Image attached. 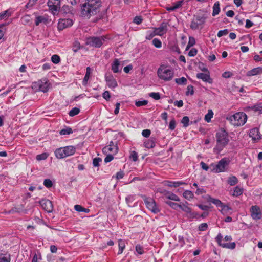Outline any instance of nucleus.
Listing matches in <instances>:
<instances>
[{
	"instance_id": "obj_27",
	"label": "nucleus",
	"mask_w": 262,
	"mask_h": 262,
	"mask_svg": "<svg viewBox=\"0 0 262 262\" xmlns=\"http://www.w3.org/2000/svg\"><path fill=\"white\" fill-rule=\"evenodd\" d=\"M48 19L46 16H38L36 17L35 19V24L36 26H38L39 24L43 23L46 24L48 23Z\"/></svg>"
},
{
	"instance_id": "obj_61",
	"label": "nucleus",
	"mask_w": 262,
	"mask_h": 262,
	"mask_svg": "<svg viewBox=\"0 0 262 262\" xmlns=\"http://www.w3.org/2000/svg\"><path fill=\"white\" fill-rule=\"evenodd\" d=\"M176 121L174 119H172L169 122V129L171 130H173L176 127Z\"/></svg>"
},
{
	"instance_id": "obj_48",
	"label": "nucleus",
	"mask_w": 262,
	"mask_h": 262,
	"mask_svg": "<svg viewBox=\"0 0 262 262\" xmlns=\"http://www.w3.org/2000/svg\"><path fill=\"white\" fill-rule=\"evenodd\" d=\"M51 60L54 63L57 64L60 61V58L58 55L55 54L52 56Z\"/></svg>"
},
{
	"instance_id": "obj_28",
	"label": "nucleus",
	"mask_w": 262,
	"mask_h": 262,
	"mask_svg": "<svg viewBox=\"0 0 262 262\" xmlns=\"http://www.w3.org/2000/svg\"><path fill=\"white\" fill-rule=\"evenodd\" d=\"M42 260V255L40 252H34L32 255V259L31 262H41Z\"/></svg>"
},
{
	"instance_id": "obj_20",
	"label": "nucleus",
	"mask_w": 262,
	"mask_h": 262,
	"mask_svg": "<svg viewBox=\"0 0 262 262\" xmlns=\"http://www.w3.org/2000/svg\"><path fill=\"white\" fill-rule=\"evenodd\" d=\"M262 74V67H259L252 69V70L248 71L246 73V76L248 77H251Z\"/></svg>"
},
{
	"instance_id": "obj_33",
	"label": "nucleus",
	"mask_w": 262,
	"mask_h": 262,
	"mask_svg": "<svg viewBox=\"0 0 262 262\" xmlns=\"http://www.w3.org/2000/svg\"><path fill=\"white\" fill-rule=\"evenodd\" d=\"M244 189L243 188L237 186L234 188V191L232 195L234 196H238L242 195L243 193Z\"/></svg>"
},
{
	"instance_id": "obj_25",
	"label": "nucleus",
	"mask_w": 262,
	"mask_h": 262,
	"mask_svg": "<svg viewBox=\"0 0 262 262\" xmlns=\"http://www.w3.org/2000/svg\"><path fill=\"white\" fill-rule=\"evenodd\" d=\"M120 61L118 59L115 58L111 64V69L115 73L119 72Z\"/></svg>"
},
{
	"instance_id": "obj_4",
	"label": "nucleus",
	"mask_w": 262,
	"mask_h": 262,
	"mask_svg": "<svg viewBox=\"0 0 262 262\" xmlns=\"http://www.w3.org/2000/svg\"><path fill=\"white\" fill-rule=\"evenodd\" d=\"M157 75L160 79L164 81H169L173 76V71L167 66L161 65L158 69Z\"/></svg>"
},
{
	"instance_id": "obj_18",
	"label": "nucleus",
	"mask_w": 262,
	"mask_h": 262,
	"mask_svg": "<svg viewBox=\"0 0 262 262\" xmlns=\"http://www.w3.org/2000/svg\"><path fill=\"white\" fill-rule=\"evenodd\" d=\"M105 80L108 87L111 88H115L117 86V83L116 79L111 74L105 75Z\"/></svg>"
},
{
	"instance_id": "obj_60",
	"label": "nucleus",
	"mask_w": 262,
	"mask_h": 262,
	"mask_svg": "<svg viewBox=\"0 0 262 262\" xmlns=\"http://www.w3.org/2000/svg\"><path fill=\"white\" fill-rule=\"evenodd\" d=\"M102 161V160L100 158H95L93 159V164L95 167H97L99 166V163Z\"/></svg>"
},
{
	"instance_id": "obj_56",
	"label": "nucleus",
	"mask_w": 262,
	"mask_h": 262,
	"mask_svg": "<svg viewBox=\"0 0 262 262\" xmlns=\"http://www.w3.org/2000/svg\"><path fill=\"white\" fill-rule=\"evenodd\" d=\"M135 199V195L131 194L126 197V201L128 204L132 203Z\"/></svg>"
},
{
	"instance_id": "obj_3",
	"label": "nucleus",
	"mask_w": 262,
	"mask_h": 262,
	"mask_svg": "<svg viewBox=\"0 0 262 262\" xmlns=\"http://www.w3.org/2000/svg\"><path fill=\"white\" fill-rule=\"evenodd\" d=\"M76 151V148L73 146H67L60 147L55 150V155L58 159H63L73 155Z\"/></svg>"
},
{
	"instance_id": "obj_44",
	"label": "nucleus",
	"mask_w": 262,
	"mask_h": 262,
	"mask_svg": "<svg viewBox=\"0 0 262 262\" xmlns=\"http://www.w3.org/2000/svg\"><path fill=\"white\" fill-rule=\"evenodd\" d=\"M175 81H176V82L178 84H180V85L186 84V82H187V79L185 77H182L180 78H176L175 79Z\"/></svg>"
},
{
	"instance_id": "obj_12",
	"label": "nucleus",
	"mask_w": 262,
	"mask_h": 262,
	"mask_svg": "<svg viewBox=\"0 0 262 262\" xmlns=\"http://www.w3.org/2000/svg\"><path fill=\"white\" fill-rule=\"evenodd\" d=\"M250 213L252 218L254 220H257L261 218V212L258 206H252L250 208Z\"/></svg>"
},
{
	"instance_id": "obj_26",
	"label": "nucleus",
	"mask_w": 262,
	"mask_h": 262,
	"mask_svg": "<svg viewBox=\"0 0 262 262\" xmlns=\"http://www.w3.org/2000/svg\"><path fill=\"white\" fill-rule=\"evenodd\" d=\"M232 210V209L230 207H229L228 205H225L224 204L223 205V206L221 207V209H220V211L222 214L224 215L228 214H231Z\"/></svg>"
},
{
	"instance_id": "obj_64",
	"label": "nucleus",
	"mask_w": 262,
	"mask_h": 262,
	"mask_svg": "<svg viewBox=\"0 0 262 262\" xmlns=\"http://www.w3.org/2000/svg\"><path fill=\"white\" fill-rule=\"evenodd\" d=\"M198 52V50L195 48H192L188 52V55L190 57L195 56Z\"/></svg>"
},
{
	"instance_id": "obj_34",
	"label": "nucleus",
	"mask_w": 262,
	"mask_h": 262,
	"mask_svg": "<svg viewBox=\"0 0 262 262\" xmlns=\"http://www.w3.org/2000/svg\"><path fill=\"white\" fill-rule=\"evenodd\" d=\"M183 195L184 198L188 200H190L194 197L193 193L191 191L188 190H185L183 192Z\"/></svg>"
},
{
	"instance_id": "obj_43",
	"label": "nucleus",
	"mask_w": 262,
	"mask_h": 262,
	"mask_svg": "<svg viewBox=\"0 0 262 262\" xmlns=\"http://www.w3.org/2000/svg\"><path fill=\"white\" fill-rule=\"evenodd\" d=\"M80 112V110L77 107H74L69 113L70 116L73 117L77 114Z\"/></svg>"
},
{
	"instance_id": "obj_9",
	"label": "nucleus",
	"mask_w": 262,
	"mask_h": 262,
	"mask_svg": "<svg viewBox=\"0 0 262 262\" xmlns=\"http://www.w3.org/2000/svg\"><path fill=\"white\" fill-rule=\"evenodd\" d=\"M223 236L219 233L215 237V241L219 246L223 248L230 249H234L235 248L236 244L235 242L225 243L223 242Z\"/></svg>"
},
{
	"instance_id": "obj_52",
	"label": "nucleus",
	"mask_w": 262,
	"mask_h": 262,
	"mask_svg": "<svg viewBox=\"0 0 262 262\" xmlns=\"http://www.w3.org/2000/svg\"><path fill=\"white\" fill-rule=\"evenodd\" d=\"M184 3V1L183 0L178 1L176 3H173V7L174 8V10L178 9L180 8Z\"/></svg>"
},
{
	"instance_id": "obj_53",
	"label": "nucleus",
	"mask_w": 262,
	"mask_h": 262,
	"mask_svg": "<svg viewBox=\"0 0 262 262\" xmlns=\"http://www.w3.org/2000/svg\"><path fill=\"white\" fill-rule=\"evenodd\" d=\"M187 214L188 217L192 219L194 218H198L199 216L198 213H197L195 212H192V209L190 210V212H188Z\"/></svg>"
},
{
	"instance_id": "obj_7",
	"label": "nucleus",
	"mask_w": 262,
	"mask_h": 262,
	"mask_svg": "<svg viewBox=\"0 0 262 262\" xmlns=\"http://www.w3.org/2000/svg\"><path fill=\"white\" fill-rule=\"evenodd\" d=\"M206 16L204 14L195 15L191 23L190 28L192 30L202 28L205 23Z\"/></svg>"
},
{
	"instance_id": "obj_24",
	"label": "nucleus",
	"mask_w": 262,
	"mask_h": 262,
	"mask_svg": "<svg viewBox=\"0 0 262 262\" xmlns=\"http://www.w3.org/2000/svg\"><path fill=\"white\" fill-rule=\"evenodd\" d=\"M206 199L208 202L213 203L217 207L221 208L222 206H223V205L224 204V203H222L220 200L214 199L211 197L210 195H208L206 197Z\"/></svg>"
},
{
	"instance_id": "obj_45",
	"label": "nucleus",
	"mask_w": 262,
	"mask_h": 262,
	"mask_svg": "<svg viewBox=\"0 0 262 262\" xmlns=\"http://www.w3.org/2000/svg\"><path fill=\"white\" fill-rule=\"evenodd\" d=\"M152 45L157 48H160L162 47L161 41L157 38H154L152 40Z\"/></svg>"
},
{
	"instance_id": "obj_32",
	"label": "nucleus",
	"mask_w": 262,
	"mask_h": 262,
	"mask_svg": "<svg viewBox=\"0 0 262 262\" xmlns=\"http://www.w3.org/2000/svg\"><path fill=\"white\" fill-rule=\"evenodd\" d=\"M91 72H92L91 69L89 67H87L86 69V73H85V76L83 80V85H86L87 84V82L90 78Z\"/></svg>"
},
{
	"instance_id": "obj_8",
	"label": "nucleus",
	"mask_w": 262,
	"mask_h": 262,
	"mask_svg": "<svg viewBox=\"0 0 262 262\" xmlns=\"http://www.w3.org/2000/svg\"><path fill=\"white\" fill-rule=\"evenodd\" d=\"M106 38L104 36L91 37L88 39L87 44L96 48H99L103 44Z\"/></svg>"
},
{
	"instance_id": "obj_50",
	"label": "nucleus",
	"mask_w": 262,
	"mask_h": 262,
	"mask_svg": "<svg viewBox=\"0 0 262 262\" xmlns=\"http://www.w3.org/2000/svg\"><path fill=\"white\" fill-rule=\"evenodd\" d=\"M148 103L147 100H142V101H137L135 102V105L137 107H140L142 106H144L147 105Z\"/></svg>"
},
{
	"instance_id": "obj_39",
	"label": "nucleus",
	"mask_w": 262,
	"mask_h": 262,
	"mask_svg": "<svg viewBox=\"0 0 262 262\" xmlns=\"http://www.w3.org/2000/svg\"><path fill=\"white\" fill-rule=\"evenodd\" d=\"M156 35H157L154 30H149L146 32L145 38L147 40H150Z\"/></svg>"
},
{
	"instance_id": "obj_40",
	"label": "nucleus",
	"mask_w": 262,
	"mask_h": 262,
	"mask_svg": "<svg viewBox=\"0 0 262 262\" xmlns=\"http://www.w3.org/2000/svg\"><path fill=\"white\" fill-rule=\"evenodd\" d=\"M165 203L170 206L172 209H177L178 208H180V205L177 203L172 202L170 201H165Z\"/></svg>"
},
{
	"instance_id": "obj_30",
	"label": "nucleus",
	"mask_w": 262,
	"mask_h": 262,
	"mask_svg": "<svg viewBox=\"0 0 262 262\" xmlns=\"http://www.w3.org/2000/svg\"><path fill=\"white\" fill-rule=\"evenodd\" d=\"M12 14L10 9H8L0 13V20L8 19Z\"/></svg>"
},
{
	"instance_id": "obj_47",
	"label": "nucleus",
	"mask_w": 262,
	"mask_h": 262,
	"mask_svg": "<svg viewBox=\"0 0 262 262\" xmlns=\"http://www.w3.org/2000/svg\"><path fill=\"white\" fill-rule=\"evenodd\" d=\"M80 49V43L78 41H75L73 43V46H72V50L74 52H76Z\"/></svg>"
},
{
	"instance_id": "obj_5",
	"label": "nucleus",
	"mask_w": 262,
	"mask_h": 262,
	"mask_svg": "<svg viewBox=\"0 0 262 262\" xmlns=\"http://www.w3.org/2000/svg\"><path fill=\"white\" fill-rule=\"evenodd\" d=\"M231 123L235 126H242L246 122L247 116L244 112H238L230 117Z\"/></svg>"
},
{
	"instance_id": "obj_41",
	"label": "nucleus",
	"mask_w": 262,
	"mask_h": 262,
	"mask_svg": "<svg viewBox=\"0 0 262 262\" xmlns=\"http://www.w3.org/2000/svg\"><path fill=\"white\" fill-rule=\"evenodd\" d=\"M213 113L211 110H209L208 113L205 116V120L207 122H209L211 118L213 117Z\"/></svg>"
},
{
	"instance_id": "obj_55",
	"label": "nucleus",
	"mask_w": 262,
	"mask_h": 262,
	"mask_svg": "<svg viewBox=\"0 0 262 262\" xmlns=\"http://www.w3.org/2000/svg\"><path fill=\"white\" fill-rule=\"evenodd\" d=\"M149 96L154 99L155 100H158L160 99V95L159 93L152 92L149 93Z\"/></svg>"
},
{
	"instance_id": "obj_51",
	"label": "nucleus",
	"mask_w": 262,
	"mask_h": 262,
	"mask_svg": "<svg viewBox=\"0 0 262 262\" xmlns=\"http://www.w3.org/2000/svg\"><path fill=\"white\" fill-rule=\"evenodd\" d=\"M184 127H186L189 125V119L187 116H184L181 121Z\"/></svg>"
},
{
	"instance_id": "obj_62",
	"label": "nucleus",
	"mask_w": 262,
	"mask_h": 262,
	"mask_svg": "<svg viewBox=\"0 0 262 262\" xmlns=\"http://www.w3.org/2000/svg\"><path fill=\"white\" fill-rule=\"evenodd\" d=\"M43 184L47 188L51 187L53 185L52 182L50 179H45Z\"/></svg>"
},
{
	"instance_id": "obj_35",
	"label": "nucleus",
	"mask_w": 262,
	"mask_h": 262,
	"mask_svg": "<svg viewBox=\"0 0 262 262\" xmlns=\"http://www.w3.org/2000/svg\"><path fill=\"white\" fill-rule=\"evenodd\" d=\"M144 145L147 148H152L155 146V142L152 139H148L144 142Z\"/></svg>"
},
{
	"instance_id": "obj_17",
	"label": "nucleus",
	"mask_w": 262,
	"mask_h": 262,
	"mask_svg": "<svg viewBox=\"0 0 262 262\" xmlns=\"http://www.w3.org/2000/svg\"><path fill=\"white\" fill-rule=\"evenodd\" d=\"M42 208L48 212H52L53 210V205L52 202L49 200L43 199L39 202Z\"/></svg>"
},
{
	"instance_id": "obj_42",
	"label": "nucleus",
	"mask_w": 262,
	"mask_h": 262,
	"mask_svg": "<svg viewBox=\"0 0 262 262\" xmlns=\"http://www.w3.org/2000/svg\"><path fill=\"white\" fill-rule=\"evenodd\" d=\"M73 133V130L70 127H66L61 129L59 133L61 135H70Z\"/></svg>"
},
{
	"instance_id": "obj_31",
	"label": "nucleus",
	"mask_w": 262,
	"mask_h": 262,
	"mask_svg": "<svg viewBox=\"0 0 262 262\" xmlns=\"http://www.w3.org/2000/svg\"><path fill=\"white\" fill-rule=\"evenodd\" d=\"M220 4L219 1L216 2L213 6V12L212 15L213 16H215L219 14L220 12Z\"/></svg>"
},
{
	"instance_id": "obj_1",
	"label": "nucleus",
	"mask_w": 262,
	"mask_h": 262,
	"mask_svg": "<svg viewBox=\"0 0 262 262\" xmlns=\"http://www.w3.org/2000/svg\"><path fill=\"white\" fill-rule=\"evenodd\" d=\"M101 6V0H86L81 5V15L83 17L90 18L91 16L95 15L99 12Z\"/></svg>"
},
{
	"instance_id": "obj_54",
	"label": "nucleus",
	"mask_w": 262,
	"mask_h": 262,
	"mask_svg": "<svg viewBox=\"0 0 262 262\" xmlns=\"http://www.w3.org/2000/svg\"><path fill=\"white\" fill-rule=\"evenodd\" d=\"M208 228V225L207 223H202L201 224L199 227L198 229L200 231H206Z\"/></svg>"
},
{
	"instance_id": "obj_36",
	"label": "nucleus",
	"mask_w": 262,
	"mask_h": 262,
	"mask_svg": "<svg viewBox=\"0 0 262 262\" xmlns=\"http://www.w3.org/2000/svg\"><path fill=\"white\" fill-rule=\"evenodd\" d=\"M118 246H119V251L118 252V254H121L122 253L123 250L125 247L124 241L122 239L118 240Z\"/></svg>"
},
{
	"instance_id": "obj_16",
	"label": "nucleus",
	"mask_w": 262,
	"mask_h": 262,
	"mask_svg": "<svg viewBox=\"0 0 262 262\" xmlns=\"http://www.w3.org/2000/svg\"><path fill=\"white\" fill-rule=\"evenodd\" d=\"M249 136L252 138L254 143L257 142L260 139L259 130L258 128H253L250 130Z\"/></svg>"
},
{
	"instance_id": "obj_13",
	"label": "nucleus",
	"mask_w": 262,
	"mask_h": 262,
	"mask_svg": "<svg viewBox=\"0 0 262 262\" xmlns=\"http://www.w3.org/2000/svg\"><path fill=\"white\" fill-rule=\"evenodd\" d=\"M73 24V22L71 19H60L58 24V28L59 30H62L66 28L71 27Z\"/></svg>"
},
{
	"instance_id": "obj_37",
	"label": "nucleus",
	"mask_w": 262,
	"mask_h": 262,
	"mask_svg": "<svg viewBox=\"0 0 262 262\" xmlns=\"http://www.w3.org/2000/svg\"><path fill=\"white\" fill-rule=\"evenodd\" d=\"M238 183L237 178L234 176L230 177L228 179V183L230 186H234L236 185Z\"/></svg>"
},
{
	"instance_id": "obj_6",
	"label": "nucleus",
	"mask_w": 262,
	"mask_h": 262,
	"mask_svg": "<svg viewBox=\"0 0 262 262\" xmlns=\"http://www.w3.org/2000/svg\"><path fill=\"white\" fill-rule=\"evenodd\" d=\"M230 163V160L227 158H224L218 162L217 164L212 163L210 165L212 168L211 171L215 173H220L226 171V167Z\"/></svg>"
},
{
	"instance_id": "obj_49",
	"label": "nucleus",
	"mask_w": 262,
	"mask_h": 262,
	"mask_svg": "<svg viewBox=\"0 0 262 262\" xmlns=\"http://www.w3.org/2000/svg\"><path fill=\"white\" fill-rule=\"evenodd\" d=\"M129 158L132 159L134 162L137 161L138 159V154L135 151H132L130 152Z\"/></svg>"
},
{
	"instance_id": "obj_46",
	"label": "nucleus",
	"mask_w": 262,
	"mask_h": 262,
	"mask_svg": "<svg viewBox=\"0 0 262 262\" xmlns=\"http://www.w3.org/2000/svg\"><path fill=\"white\" fill-rule=\"evenodd\" d=\"M48 155L47 153H42L38 155L36 157V159L38 161L46 160L48 158Z\"/></svg>"
},
{
	"instance_id": "obj_22",
	"label": "nucleus",
	"mask_w": 262,
	"mask_h": 262,
	"mask_svg": "<svg viewBox=\"0 0 262 262\" xmlns=\"http://www.w3.org/2000/svg\"><path fill=\"white\" fill-rule=\"evenodd\" d=\"M164 193L165 198L167 199L177 202L180 201V198L173 193L167 191H164Z\"/></svg>"
},
{
	"instance_id": "obj_15",
	"label": "nucleus",
	"mask_w": 262,
	"mask_h": 262,
	"mask_svg": "<svg viewBox=\"0 0 262 262\" xmlns=\"http://www.w3.org/2000/svg\"><path fill=\"white\" fill-rule=\"evenodd\" d=\"M203 71L207 72V73H200L196 74V77L198 79H202L203 81L212 83L213 82L212 79L211 78L209 72L206 68H204Z\"/></svg>"
},
{
	"instance_id": "obj_11",
	"label": "nucleus",
	"mask_w": 262,
	"mask_h": 262,
	"mask_svg": "<svg viewBox=\"0 0 262 262\" xmlns=\"http://www.w3.org/2000/svg\"><path fill=\"white\" fill-rule=\"evenodd\" d=\"M144 201L146 207L149 210L155 213L159 212V209L157 207L156 202L152 199L146 198L145 196Z\"/></svg>"
},
{
	"instance_id": "obj_10",
	"label": "nucleus",
	"mask_w": 262,
	"mask_h": 262,
	"mask_svg": "<svg viewBox=\"0 0 262 262\" xmlns=\"http://www.w3.org/2000/svg\"><path fill=\"white\" fill-rule=\"evenodd\" d=\"M48 6L50 11L55 15L59 11L60 8V0H48Z\"/></svg>"
},
{
	"instance_id": "obj_19",
	"label": "nucleus",
	"mask_w": 262,
	"mask_h": 262,
	"mask_svg": "<svg viewBox=\"0 0 262 262\" xmlns=\"http://www.w3.org/2000/svg\"><path fill=\"white\" fill-rule=\"evenodd\" d=\"M103 151L106 154H116L117 152V146L113 142H111L109 145L103 148Z\"/></svg>"
},
{
	"instance_id": "obj_29",
	"label": "nucleus",
	"mask_w": 262,
	"mask_h": 262,
	"mask_svg": "<svg viewBox=\"0 0 262 262\" xmlns=\"http://www.w3.org/2000/svg\"><path fill=\"white\" fill-rule=\"evenodd\" d=\"M10 261L11 256L10 254L0 252V262H10Z\"/></svg>"
},
{
	"instance_id": "obj_2",
	"label": "nucleus",
	"mask_w": 262,
	"mask_h": 262,
	"mask_svg": "<svg viewBox=\"0 0 262 262\" xmlns=\"http://www.w3.org/2000/svg\"><path fill=\"white\" fill-rule=\"evenodd\" d=\"M216 145L213 148V152L219 154L226 146L229 142L228 133L222 128L216 134Z\"/></svg>"
},
{
	"instance_id": "obj_14",
	"label": "nucleus",
	"mask_w": 262,
	"mask_h": 262,
	"mask_svg": "<svg viewBox=\"0 0 262 262\" xmlns=\"http://www.w3.org/2000/svg\"><path fill=\"white\" fill-rule=\"evenodd\" d=\"M168 24L166 22H162L160 27L154 28V31L157 35L162 36L165 34L168 30Z\"/></svg>"
},
{
	"instance_id": "obj_58",
	"label": "nucleus",
	"mask_w": 262,
	"mask_h": 262,
	"mask_svg": "<svg viewBox=\"0 0 262 262\" xmlns=\"http://www.w3.org/2000/svg\"><path fill=\"white\" fill-rule=\"evenodd\" d=\"M193 94H194L193 86L191 85H188L187 86L186 94L187 95H188L189 94H190L191 95H193Z\"/></svg>"
},
{
	"instance_id": "obj_23",
	"label": "nucleus",
	"mask_w": 262,
	"mask_h": 262,
	"mask_svg": "<svg viewBox=\"0 0 262 262\" xmlns=\"http://www.w3.org/2000/svg\"><path fill=\"white\" fill-rule=\"evenodd\" d=\"M38 85L39 86V91L44 93L47 92L49 90V84L45 80L39 81Z\"/></svg>"
},
{
	"instance_id": "obj_57",
	"label": "nucleus",
	"mask_w": 262,
	"mask_h": 262,
	"mask_svg": "<svg viewBox=\"0 0 262 262\" xmlns=\"http://www.w3.org/2000/svg\"><path fill=\"white\" fill-rule=\"evenodd\" d=\"M229 33V31L228 29H226L223 30H220L218 32L217 36L219 37H221L223 36L226 35L228 34Z\"/></svg>"
},
{
	"instance_id": "obj_59",
	"label": "nucleus",
	"mask_w": 262,
	"mask_h": 262,
	"mask_svg": "<svg viewBox=\"0 0 262 262\" xmlns=\"http://www.w3.org/2000/svg\"><path fill=\"white\" fill-rule=\"evenodd\" d=\"M253 109L255 112L262 114V103L255 105L253 107Z\"/></svg>"
},
{
	"instance_id": "obj_38",
	"label": "nucleus",
	"mask_w": 262,
	"mask_h": 262,
	"mask_svg": "<svg viewBox=\"0 0 262 262\" xmlns=\"http://www.w3.org/2000/svg\"><path fill=\"white\" fill-rule=\"evenodd\" d=\"M188 202H186L185 204H181L180 205V208L181 209H182L184 212L188 213V212H190V210L191 209V208L189 207L187 204H188Z\"/></svg>"
},
{
	"instance_id": "obj_21",
	"label": "nucleus",
	"mask_w": 262,
	"mask_h": 262,
	"mask_svg": "<svg viewBox=\"0 0 262 262\" xmlns=\"http://www.w3.org/2000/svg\"><path fill=\"white\" fill-rule=\"evenodd\" d=\"M165 185L170 187H178L182 185H187V183L183 181H167L164 182Z\"/></svg>"
},
{
	"instance_id": "obj_63",
	"label": "nucleus",
	"mask_w": 262,
	"mask_h": 262,
	"mask_svg": "<svg viewBox=\"0 0 262 262\" xmlns=\"http://www.w3.org/2000/svg\"><path fill=\"white\" fill-rule=\"evenodd\" d=\"M143 19L141 16H136L133 20V22L137 25H140Z\"/></svg>"
}]
</instances>
